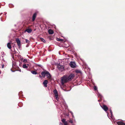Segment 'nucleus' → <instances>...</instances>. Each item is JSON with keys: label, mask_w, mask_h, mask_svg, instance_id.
Instances as JSON below:
<instances>
[{"label": "nucleus", "mask_w": 125, "mask_h": 125, "mask_svg": "<svg viewBox=\"0 0 125 125\" xmlns=\"http://www.w3.org/2000/svg\"><path fill=\"white\" fill-rule=\"evenodd\" d=\"M74 76V75L73 74H71L69 75H64L61 78V83L63 85L64 83L71 81Z\"/></svg>", "instance_id": "f257e3e1"}, {"label": "nucleus", "mask_w": 125, "mask_h": 125, "mask_svg": "<svg viewBox=\"0 0 125 125\" xmlns=\"http://www.w3.org/2000/svg\"><path fill=\"white\" fill-rule=\"evenodd\" d=\"M43 77H44L45 75L47 77V78L50 80L52 79L51 75L48 71H44L42 72L41 73Z\"/></svg>", "instance_id": "f03ea898"}, {"label": "nucleus", "mask_w": 125, "mask_h": 125, "mask_svg": "<svg viewBox=\"0 0 125 125\" xmlns=\"http://www.w3.org/2000/svg\"><path fill=\"white\" fill-rule=\"evenodd\" d=\"M53 92L55 95L56 100L58 101L59 100V97H58V95L57 91L55 89L53 91Z\"/></svg>", "instance_id": "7ed1b4c3"}, {"label": "nucleus", "mask_w": 125, "mask_h": 125, "mask_svg": "<svg viewBox=\"0 0 125 125\" xmlns=\"http://www.w3.org/2000/svg\"><path fill=\"white\" fill-rule=\"evenodd\" d=\"M57 67L58 69L60 71H62L64 70V68L63 66L60 64L57 65Z\"/></svg>", "instance_id": "20e7f679"}, {"label": "nucleus", "mask_w": 125, "mask_h": 125, "mask_svg": "<svg viewBox=\"0 0 125 125\" xmlns=\"http://www.w3.org/2000/svg\"><path fill=\"white\" fill-rule=\"evenodd\" d=\"M16 41L17 43L18 46L20 48L21 46V41L19 38H16Z\"/></svg>", "instance_id": "39448f33"}, {"label": "nucleus", "mask_w": 125, "mask_h": 125, "mask_svg": "<svg viewBox=\"0 0 125 125\" xmlns=\"http://www.w3.org/2000/svg\"><path fill=\"white\" fill-rule=\"evenodd\" d=\"M70 65L71 67L73 68H74L75 67L76 64L75 62H71L70 63Z\"/></svg>", "instance_id": "423d86ee"}, {"label": "nucleus", "mask_w": 125, "mask_h": 125, "mask_svg": "<svg viewBox=\"0 0 125 125\" xmlns=\"http://www.w3.org/2000/svg\"><path fill=\"white\" fill-rule=\"evenodd\" d=\"M116 123L118 125H125V123L123 121L117 122Z\"/></svg>", "instance_id": "0eeeda50"}, {"label": "nucleus", "mask_w": 125, "mask_h": 125, "mask_svg": "<svg viewBox=\"0 0 125 125\" xmlns=\"http://www.w3.org/2000/svg\"><path fill=\"white\" fill-rule=\"evenodd\" d=\"M102 108L106 112L107 111L108 109V108L105 105H103L102 106H101Z\"/></svg>", "instance_id": "6e6552de"}, {"label": "nucleus", "mask_w": 125, "mask_h": 125, "mask_svg": "<svg viewBox=\"0 0 125 125\" xmlns=\"http://www.w3.org/2000/svg\"><path fill=\"white\" fill-rule=\"evenodd\" d=\"M62 122L63 123L64 125H68V123L66 121V120L64 119H62Z\"/></svg>", "instance_id": "1a4fd4ad"}, {"label": "nucleus", "mask_w": 125, "mask_h": 125, "mask_svg": "<svg viewBox=\"0 0 125 125\" xmlns=\"http://www.w3.org/2000/svg\"><path fill=\"white\" fill-rule=\"evenodd\" d=\"M48 81L47 80H45L43 83V84L44 86L46 87L47 86V84L48 83Z\"/></svg>", "instance_id": "9d476101"}, {"label": "nucleus", "mask_w": 125, "mask_h": 125, "mask_svg": "<svg viewBox=\"0 0 125 125\" xmlns=\"http://www.w3.org/2000/svg\"><path fill=\"white\" fill-rule=\"evenodd\" d=\"M37 14L36 13H35L32 16V21H34L36 16Z\"/></svg>", "instance_id": "9b49d317"}, {"label": "nucleus", "mask_w": 125, "mask_h": 125, "mask_svg": "<svg viewBox=\"0 0 125 125\" xmlns=\"http://www.w3.org/2000/svg\"><path fill=\"white\" fill-rule=\"evenodd\" d=\"M48 32L50 34H53V30L51 29H49L48 31Z\"/></svg>", "instance_id": "f8f14e48"}, {"label": "nucleus", "mask_w": 125, "mask_h": 125, "mask_svg": "<svg viewBox=\"0 0 125 125\" xmlns=\"http://www.w3.org/2000/svg\"><path fill=\"white\" fill-rule=\"evenodd\" d=\"M10 44V43H8L7 44V47L9 49H11V48Z\"/></svg>", "instance_id": "ddd939ff"}, {"label": "nucleus", "mask_w": 125, "mask_h": 125, "mask_svg": "<svg viewBox=\"0 0 125 125\" xmlns=\"http://www.w3.org/2000/svg\"><path fill=\"white\" fill-rule=\"evenodd\" d=\"M32 31V30L31 29H26L25 31H27L29 33H30Z\"/></svg>", "instance_id": "4468645a"}, {"label": "nucleus", "mask_w": 125, "mask_h": 125, "mask_svg": "<svg viewBox=\"0 0 125 125\" xmlns=\"http://www.w3.org/2000/svg\"><path fill=\"white\" fill-rule=\"evenodd\" d=\"M31 72L33 74H37L36 72L34 71H31Z\"/></svg>", "instance_id": "2eb2a0df"}, {"label": "nucleus", "mask_w": 125, "mask_h": 125, "mask_svg": "<svg viewBox=\"0 0 125 125\" xmlns=\"http://www.w3.org/2000/svg\"><path fill=\"white\" fill-rule=\"evenodd\" d=\"M97 96L98 97H99V98H100L101 99L102 98V96L99 93H98V94H97Z\"/></svg>", "instance_id": "dca6fc26"}, {"label": "nucleus", "mask_w": 125, "mask_h": 125, "mask_svg": "<svg viewBox=\"0 0 125 125\" xmlns=\"http://www.w3.org/2000/svg\"><path fill=\"white\" fill-rule=\"evenodd\" d=\"M22 67L23 68H28V66H27L26 64H25L23 65Z\"/></svg>", "instance_id": "f3484780"}, {"label": "nucleus", "mask_w": 125, "mask_h": 125, "mask_svg": "<svg viewBox=\"0 0 125 125\" xmlns=\"http://www.w3.org/2000/svg\"><path fill=\"white\" fill-rule=\"evenodd\" d=\"M41 40L43 42H45V40L43 38H41Z\"/></svg>", "instance_id": "a211bd4d"}, {"label": "nucleus", "mask_w": 125, "mask_h": 125, "mask_svg": "<svg viewBox=\"0 0 125 125\" xmlns=\"http://www.w3.org/2000/svg\"><path fill=\"white\" fill-rule=\"evenodd\" d=\"M76 72L77 73H80L81 72V71L79 70H77L76 71Z\"/></svg>", "instance_id": "6ab92c4d"}, {"label": "nucleus", "mask_w": 125, "mask_h": 125, "mask_svg": "<svg viewBox=\"0 0 125 125\" xmlns=\"http://www.w3.org/2000/svg\"><path fill=\"white\" fill-rule=\"evenodd\" d=\"M57 41H61V42L62 41H63V40L60 39H59V38H57Z\"/></svg>", "instance_id": "aec40b11"}, {"label": "nucleus", "mask_w": 125, "mask_h": 125, "mask_svg": "<svg viewBox=\"0 0 125 125\" xmlns=\"http://www.w3.org/2000/svg\"><path fill=\"white\" fill-rule=\"evenodd\" d=\"M26 43H27L28 44L30 42V41L29 40H28L27 39L26 40Z\"/></svg>", "instance_id": "412c9836"}, {"label": "nucleus", "mask_w": 125, "mask_h": 125, "mask_svg": "<svg viewBox=\"0 0 125 125\" xmlns=\"http://www.w3.org/2000/svg\"><path fill=\"white\" fill-rule=\"evenodd\" d=\"M110 112L111 114V116L112 117L113 116L112 112V111L110 109Z\"/></svg>", "instance_id": "4be33fe9"}, {"label": "nucleus", "mask_w": 125, "mask_h": 125, "mask_svg": "<svg viewBox=\"0 0 125 125\" xmlns=\"http://www.w3.org/2000/svg\"><path fill=\"white\" fill-rule=\"evenodd\" d=\"M94 90H96L97 89V88L96 86H94Z\"/></svg>", "instance_id": "5701e85b"}, {"label": "nucleus", "mask_w": 125, "mask_h": 125, "mask_svg": "<svg viewBox=\"0 0 125 125\" xmlns=\"http://www.w3.org/2000/svg\"><path fill=\"white\" fill-rule=\"evenodd\" d=\"M70 113L71 114V115H72V117L73 118H74V116L73 115V113H72V112L71 111H70Z\"/></svg>", "instance_id": "b1692460"}, {"label": "nucleus", "mask_w": 125, "mask_h": 125, "mask_svg": "<svg viewBox=\"0 0 125 125\" xmlns=\"http://www.w3.org/2000/svg\"><path fill=\"white\" fill-rule=\"evenodd\" d=\"M69 122L71 123H73V121L72 120H70L69 121Z\"/></svg>", "instance_id": "393cba45"}, {"label": "nucleus", "mask_w": 125, "mask_h": 125, "mask_svg": "<svg viewBox=\"0 0 125 125\" xmlns=\"http://www.w3.org/2000/svg\"><path fill=\"white\" fill-rule=\"evenodd\" d=\"M27 60L26 59H24L23 61V62H27Z\"/></svg>", "instance_id": "a878e982"}, {"label": "nucleus", "mask_w": 125, "mask_h": 125, "mask_svg": "<svg viewBox=\"0 0 125 125\" xmlns=\"http://www.w3.org/2000/svg\"><path fill=\"white\" fill-rule=\"evenodd\" d=\"M39 77L40 78H42V76L41 75H40Z\"/></svg>", "instance_id": "bb28decb"}, {"label": "nucleus", "mask_w": 125, "mask_h": 125, "mask_svg": "<svg viewBox=\"0 0 125 125\" xmlns=\"http://www.w3.org/2000/svg\"><path fill=\"white\" fill-rule=\"evenodd\" d=\"M60 125H63L62 123H61L60 124Z\"/></svg>", "instance_id": "cd10ccee"}, {"label": "nucleus", "mask_w": 125, "mask_h": 125, "mask_svg": "<svg viewBox=\"0 0 125 125\" xmlns=\"http://www.w3.org/2000/svg\"><path fill=\"white\" fill-rule=\"evenodd\" d=\"M2 67L3 68L4 67V65H3L2 66Z\"/></svg>", "instance_id": "c85d7f7f"}, {"label": "nucleus", "mask_w": 125, "mask_h": 125, "mask_svg": "<svg viewBox=\"0 0 125 125\" xmlns=\"http://www.w3.org/2000/svg\"><path fill=\"white\" fill-rule=\"evenodd\" d=\"M10 5H9V6H10Z\"/></svg>", "instance_id": "c756f323"}]
</instances>
